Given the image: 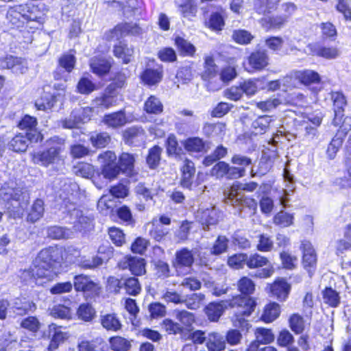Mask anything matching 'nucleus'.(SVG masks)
<instances>
[{"label":"nucleus","mask_w":351,"mask_h":351,"mask_svg":"<svg viewBox=\"0 0 351 351\" xmlns=\"http://www.w3.org/2000/svg\"><path fill=\"white\" fill-rule=\"evenodd\" d=\"M78 191L79 186L76 183L64 184L59 197L62 201L60 206L62 213L69 216V222L75 230L82 231L92 226L93 219L76 208Z\"/></svg>","instance_id":"f257e3e1"},{"label":"nucleus","mask_w":351,"mask_h":351,"mask_svg":"<svg viewBox=\"0 0 351 351\" xmlns=\"http://www.w3.org/2000/svg\"><path fill=\"white\" fill-rule=\"evenodd\" d=\"M61 250L50 246L42 250L34 261L32 275L38 278L51 280L56 276V265L61 260Z\"/></svg>","instance_id":"f03ea898"},{"label":"nucleus","mask_w":351,"mask_h":351,"mask_svg":"<svg viewBox=\"0 0 351 351\" xmlns=\"http://www.w3.org/2000/svg\"><path fill=\"white\" fill-rule=\"evenodd\" d=\"M254 304V299L249 297L237 295L228 300L221 301L219 303H210L206 308V314L209 320L217 322L228 307H242L239 313L249 314Z\"/></svg>","instance_id":"7ed1b4c3"},{"label":"nucleus","mask_w":351,"mask_h":351,"mask_svg":"<svg viewBox=\"0 0 351 351\" xmlns=\"http://www.w3.org/2000/svg\"><path fill=\"white\" fill-rule=\"evenodd\" d=\"M351 130V117H345L343 121L339 126V129L335 136L328 145L326 153L329 158L333 159L339 148L341 147L343 140L348 132Z\"/></svg>","instance_id":"20e7f679"},{"label":"nucleus","mask_w":351,"mask_h":351,"mask_svg":"<svg viewBox=\"0 0 351 351\" xmlns=\"http://www.w3.org/2000/svg\"><path fill=\"white\" fill-rule=\"evenodd\" d=\"M239 189V185L235 184L231 186L227 202L234 207H238L239 210H242L245 207L248 208L254 213L257 208L256 202L252 198L245 197L243 195L238 193L237 190Z\"/></svg>","instance_id":"39448f33"},{"label":"nucleus","mask_w":351,"mask_h":351,"mask_svg":"<svg viewBox=\"0 0 351 351\" xmlns=\"http://www.w3.org/2000/svg\"><path fill=\"white\" fill-rule=\"evenodd\" d=\"M57 141L58 143L51 146L49 149L41 153L34 154L33 160L35 163H40L43 165H48L53 163L59 156L60 153L62 150L63 143L58 138L51 139V142Z\"/></svg>","instance_id":"423d86ee"},{"label":"nucleus","mask_w":351,"mask_h":351,"mask_svg":"<svg viewBox=\"0 0 351 351\" xmlns=\"http://www.w3.org/2000/svg\"><path fill=\"white\" fill-rule=\"evenodd\" d=\"M141 33L142 29L136 23H121L106 32L105 36L107 40H119L126 35H139Z\"/></svg>","instance_id":"0eeeda50"},{"label":"nucleus","mask_w":351,"mask_h":351,"mask_svg":"<svg viewBox=\"0 0 351 351\" xmlns=\"http://www.w3.org/2000/svg\"><path fill=\"white\" fill-rule=\"evenodd\" d=\"M245 70L250 73L261 71L269 64V56L263 50H257L250 53L247 58Z\"/></svg>","instance_id":"6e6552de"},{"label":"nucleus","mask_w":351,"mask_h":351,"mask_svg":"<svg viewBox=\"0 0 351 351\" xmlns=\"http://www.w3.org/2000/svg\"><path fill=\"white\" fill-rule=\"evenodd\" d=\"M22 191L21 189H14L3 186L0 189V196L7 202V208L10 211H17L21 208V197Z\"/></svg>","instance_id":"1a4fd4ad"},{"label":"nucleus","mask_w":351,"mask_h":351,"mask_svg":"<svg viewBox=\"0 0 351 351\" xmlns=\"http://www.w3.org/2000/svg\"><path fill=\"white\" fill-rule=\"evenodd\" d=\"M36 119L29 115L23 116V138L30 143H37L42 140V135L38 131L36 126Z\"/></svg>","instance_id":"9d476101"},{"label":"nucleus","mask_w":351,"mask_h":351,"mask_svg":"<svg viewBox=\"0 0 351 351\" xmlns=\"http://www.w3.org/2000/svg\"><path fill=\"white\" fill-rule=\"evenodd\" d=\"M331 99L333 101L335 117L332 121V124L335 126H340L343 119V112L344 107L346 106V99L345 96L339 92L332 93L331 95Z\"/></svg>","instance_id":"9b49d317"},{"label":"nucleus","mask_w":351,"mask_h":351,"mask_svg":"<svg viewBox=\"0 0 351 351\" xmlns=\"http://www.w3.org/2000/svg\"><path fill=\"white\" fill-rule=\"evenodd\" d=\"M40 324L36 317L23 318V342L33 341L37 338Z\"/></svg>","instance_id":"f8f14e48"},{"label":"nucleus","mask_w":351,"mask_h":351,"mask_svg":"<svg viewBox=\"0 0 351 351\" xmlns=\"http://www.w3.org/2000/svg\"><path fill=\"white\" fill-rule=\"evenodd\" d=\"M73 286L77 291H83L87 293H97L99 289L98 285L88 276L85 275L75 276Z\"/></svg>","instance_id":"ddd939ff"},{"label":"nucleus","mask_w":351,"mask_h":351,"mask_svg":"<svg viewBox=\"0 0 351 351\" xmlns=\"http://www.w3.org/2000/svg\"><path fill=\"white\" fill-rule=\"evenodd\" d=\"M119 266L122 269L128 268L135 276H140L145 273V263L143 258H125L119 263Z\"/></svg>","instance_id":"4468645a"},{"label":"nucleus","mask_w":351,"mask_h":351,"mask_svg":"<svg viewBox=\"0 0 351 351\" xmlns=\"http://www.w3.org/2000/svg\"><path fill=\"white\" fill-rule=\"evenodd\" d=\"M193 263L194 254L188 248L184 247L176 252L173 265L178 271L183 267H191Z\"/></svg>","instance_id":"2eb2a0df"},{"label":"nucleus","mask_w":351,"mask_h":351,"mask_svg":"<svg viewBox=\"0 0 351 351\" xmlns=\"http://www.w3.org/2000/svg\"><path fill=\"white\" fill-rule=\"evenodd\" d=\"M308 48L311 53L326 59H335L339 56L340 51L335 47H324L317 43L309 44Z\"/></svg>","instance_id":"dca6fc26"},{"label":"nucleus","mask_w":351,"mask_h":351,"mask_svg":"<svg viewBox=\"0 0 351 351\" xmlns=\"http://www.w3.org/2000/svg\"><path fill=\"white\" fill-rule=\"evenodd\" d=\"M221 213L215 207L206 209H201L197 212V217L203 226L207 227L210 225H215L218 223Z\"/></svg>","instance_id":"f3484780"},{"label":"nucleus","mask_w":351,"mask_h":351,"mask_svg":"<svg viewBox=\"0 0 351 351\" xmlns=\"http://www.w3.org/2000/svg\"><path fill=\"white\" fill-rule=\"evenodd\" d=\"M301 250L303 252L302 263L306 269L313 268L317 263V255L311 243L309 241L302 242Z\"/></svg>","instance_id":"a211bd4d"},{"label":"nucleus","mask_w":351,"mask_h":351,"mask_svg":"<svg viewBox=\"0 0 351 351\" xmlns=\"http://www.w3.org/2000/svg\"><path fill=\"white\" fill-rule=\"evenodd\" d=\"M117 97L113 92L107 88L104 93L97 97L93 101V105L95 108L108 109L117 104Z\"/></svg>","instance_id":"6ab92c4d"},{"label":"nucleus","mask_w":351,"mask_h":351,"mask_svg":"<svg viewBox=\"0 0 351 351\" xmlns=\"http://www.w3.org/2000/svg\"><path fill=\"white\" fill-rule=\"evenodd\" d=\"M226 342L223 336L218 332H210L206 337V347L208 351H223Z\"/></svg>","instance_id":"aec40b11"},{"label":"nucleus","mask_w":351,"mask_h":351,"mask_svg":"<svg viewBox=\"0 0 351 351\" xmlns=\"http://www.w3.org/2000/svg\"><path fill=\"white\" fill-rule=\"evenodd\" d=\"M290 285L284 279H278L270 285V291L273 295L276 296L279 300H285L287 298Z\"/></svg>","instance_id":"412c9836"},{"label":"nucleus","mask_w":351,"mask_h":351,"mask_svg":"<svg viewBox=\"0 0 351 351\" xmlns=\"http://www.w3.org/2000/svg\"><path fill=\"white\" fill-rule=\"evenodd\" d=\"M294 76L304 85L317 84L321 80L319 73L310 69L297 71L294 73Z\"/></svg>","instance_id":"4be33fe9"},{"label":"nucleus","mask_w":351,"mask_h":351,"mask_svg":"<svg viewBox=\"0 0 351 351\" xmlns=\"http://www.w3.org/2000/svg\"><path fill=\"white\" fill-rule=\"evenodd\" d=\"M163 76V70L161 66L156 69H147L141 75L143 82L149 85L152 86L159 83Z\"/></svg>","instance_id":"5701e85b"},{"label":"nucleus","mask_w":351,"mask_h":351,"mask_svg":"<svg viewBox=\"0 0 351 351\" xmlns=\"http://www.w3.org/2000/svg\"><path fill=\"white\" fill-rule=\"evenodd\" d=\"M182 172L181 184L183 187L189 188L193 183V178L195 173L194 163L189 159L184 160Z\"/></svg>","instance_id":"b1692460"},{"label":"nucleus","mask_w":351,"mask_h":351,"mask_svg":"<svg viewBox=\"0 0 351 351\" xmlns=\"http://www.w3.org/2000/svg\"><path fill=\"white\" fill-rule=\"evenodd\" d=\"M89 64L93 73L99 76L108 73L110 69V62L101 57L92 58Z\"/></svg>","instance_id":"393cba45"},{"label":"nucleus","mask_w":351,"mask_h":351,"mask_svg":"<svg viewBox=\"0 0 351 351\" xmlns=\"http://www.w3.org/2000/svg\"><path fill=\"white\" fill-rule=\"evenodd\" d=\"M100 322L106 330L117 332L121 328V323L117 315L108 313L100 316Z\"/></svg>","instance_id":"a878e982"},{"label":"nucleus","mask_w":351,"mask_h":351,"mask_svg":"<svg viewBox=\"0 0 351 351\" xmlns=\"http://www.w3.org/2000/svg\"><path fill=\"white\" fill-rule=\"evenodd\" d=\"M173 316L183 326V331L189 330L195 321L194 314L186 310L176 309L173 311Z\"/></svg>","instance_id":"bb28decb"},{"label":"nucleus","mask_w":351,"mask_h":351,"mask_svg":"<svg viewBox=\"0 0 351 351\" xmlns=\"http://www.w3.org/2000/svg\"><path fill=\"white\" fill-rule=\"evenodd\" d=\"M103 122L108 127L117 128L125 124L126 117L125 113L121 110L105 115Z\"/></svg>","instance_id":"cd10ccee"},{"label":"nucleus","mask_w":351,"mask_h":351,"mask_svg":"<svg viewBox=\"0 0 351 351\" xmlns=\"http://www.w3.org/2000/svg\"><path fill=\"white\" fill-rule=\"evenodd\" d=\"M135 158L133 154L123 152L119 157V166L126 175H132L134 171Z\"/></svg>","instance_id":"c85d7f7f"},{"label":"nucleus","mask_w":351,"mask_h":351,"mask_svg":"<svg viewBox=\"0 0 351 351\" xmlns=\"http://www.w3.org/2000/svg\"><path fill=\"white\" fill-rule=\"evenodd\" d=\"M61 94H51L45 93L40 98V101H36L35 106L39 110H47L51 109L56 101L61 97Z\"/></svg>","instance_id":"c756f323"},{"label":"nucleus","mask_w":351,"mask_h":351,"mask_svg":"<svg viewBox=\"0 0 351 351\" xmlns=\"http://www.w3.org/2000/svg\"><path fill=\"white\" fill-rule=\"evenodd\" d=\"M113 52L114 55L121 59L124 64H128L133 56L134 49L120 43L118 45L114 46Z\"/></svg>","instance_id":"7c9ffc66"},{"label":"nucleus","mask_w":351,"mask_h":351,"mask_svg":"<svg viewBox=\"0 0 351 351\" xmlns=\"http://www.w3.org/2000/svg\"><path fill=\"white\" fill-rule=\"evenodd\" d=\"M175 44L180 54L183 56H193L196 51L195 46L182 37H176Z\"/></svg>","instance_id":"2f4dec72"},{"label":"nucleus","mask_w":351,"mask_h":351,"mask_svg":"<svg viewBox=\"0 0 351 351\" xmlns=\"http://www.w3.org/2000/svg\"><path fill=\"white\" fill-rule=\"evenodd\" d=\"M280 0H256L254 9L261 14L271 12L277 8Z\"/></svg>","instance_id":"473e14b6"},{"label":"nucleus","mask_w":351,"mask_h":351,"mask_svg":"<svg viewBox=\"0 0 351 351\" xmlns=\"http://www.w3.org/2000/svg\"><path fill=\"white\" fill-rule=\"evenodd\" d=\"M49 331L50 332H53L49 346V349L51 350L56 349L59 344L63 343L68 338L67 334L61 331L60 328L57 327L55 324L49 326Z\"/></svg>","instance_id":"72a5a7b5"},{"label":"nucleus","mask_w":351,"mask_h":351,"mask_svg":"<svg viewBox=\"0 0 351 351\" xmlns=\"http://www.w3.org/2000/svg\"><path fill=\"white\" fill-rule=\"evenodd\" d=\"M218 73V67L215 63L214 58L210 56L204 58V70L202 77L204 80H209L215 77Z\"/></svg>","instance_id":"f704fd0d"},{"label":"nucleus","mask_w":351,"mask_h":351,"mask_svg":"<svg viewBox=\"0 0 351 351\" xmlns=\"http://www.w3.org/2000/svg\"><path fill=\"white\" fill-rule=\"evenodd\" d=\"M123 288L128 295L136 296L141 291V286L138 280L135 277L123 278Z\"/></svg>","instance_id":"c9c22d12"},{"label":"nucleus","mask_w":351,"mask_h":351,"mask_svg":"<svg viewBox=\"0 0 351 351\" xmlns=\"http://www.w3.org/2000/svg\"><path fill=\"white\" fill-rule=\"evenodd\" d=\"M185 149L189 152H202L205 151V142L199 137H191L183 142Z\"/></svg>","instance_id":"e433bc0d"},{"label":"nucleus","mask_w":351,"mask_h":351,"mask_svg":"<svg viewBox=\"0 0 351 351\" xmlns=\"http://www.w3.org/2000/svg\"><path fill=\"white\" fill-rule=\"evenodd\" d=\"M224 15L225 12L222 9L212 13L208 22V27L215 31L221 30L225 24Z\"/></svg>","instance_id":"4c0bfd02"},{"label":"nucleus","mask_w":351,"mask_h":351,"mask_svg":"<svg viewBox=\"0 0 351 351\" xmlns=\"http://www.w3.org/2000/svg\"><path fill=\"white\" fill-rule=\"evenodd\" d=\"M256 306V302L254 300V304L252 308V310L250 311V313L249 314L242 313H239V310H241L242 307H234V308H236L237 311L235 312V315L232 319L233 325L234 327L239 328L241 329H247L250 324L244 318V316H249L251 315L252 311H254V308Z\"/></svg>","instance_id":"58836bf2"},{"label":"nucleus","mask_w":351,"mask_h":351,"mask_svg":"<svg viewBox=\"0 0 351 351\" xmlns=\"http://www.w3.org/2000/svg\"><path fill=\"white\" fill-rule=\"evenodd\" d=\"M280 312V306L278 304L270 303L265 306L261 319L267 323L272 322L279 316Z\"/></svg>","instance_id":"ea45409f"},{"label":"nucleus","mask_w":351,"mask_h":351,"mask_svg":"<svg viewBox=\"0 0 351 351\" xmlns=\"http://www.w3.org/2000/svg\"><path fill=\"white\" fill-rule=\"evenodd\" d=\"M110 348L113 351H128L131 347L130 342L120 336L110 337L109 339Z\"/></svg>","instance_id":"a19ab883"},{"label":"nucleus","mask_w":351,"mask_h":351,"mask_svg":"<svg viewBox=\"0 0 351 351\" xmlns=\"http://www.w3.org/2000/svg\"><path fill=\"white\" fill-rule=\"evenodd\" d=\"M204 300L205 295L203 293H193L184 299L182 303H184L189 309L197 310L201 307Z\"/></svg>","instance_id":"79ce46f5"},{"label":"nucleus","mask_w":351,"mask_h":351,"mask_svg":"<svg viewBox=\"0 0 351 351\" xmlns=\"http://www.w3.org/2000/svg\"><path fill=\"white\" fill-rule=\"evenodd\" d=\"M272 119L269 116H261L252 122V127L256 134L265 133Z\"/></svg>","instance_id":"37998d69"},{"label":"nucleus","mask_w":351,"mask_h":351,"mask_svg":"<svg viewBox=\"0 0 351 351\" xmlns=\"http://www.w3.org/2000/svg\"><path fill=\"white\" fill-rule=\"evenodd\" d=\"M44 202L41 199H36L31 207L27 219L32 222L38 220L44 213Z\"/></svg>","instance_id":"c03bdc74"},{"label":"nucleus","mask_w":351,"mask_h":351,"mask_svg":"<svg viewBox=\"0 0 351 351\" xmlns=\"http://www.w3.org/2000/svg\"><path fill=\"white\" fill-rule=\"evenodd\" d=\"M294 216L293 214L281 210L275 215L273 221L276 226L286 228L291 226L293 223Z\"/></svg>","instance_id":"a18cd8bd"},{"label":"nucleus","mask_w":351,"mask_h":351,"mask_svg":"<svg viewBox=\"0 0 351 351\" xmlns=\"http://www.w3.org/2000/svg\"><path fill=\"white\" fill-rule=\"evenodd\" d=\"M269 263L268 259L257 253L250 255L246 254V265L250 269L261 267L267 265Z\"/></svg>","instance_id":"49530a36"},{"label":"nucleus","mask_w":351,"mask_h":351,"mask_svg":"<svg viewBox=\"0 0 351 351\" xmlns=\"http://www.w3.org/2000/svg\"><path fill=\"white\" fill-rule=\"evenodd\" d=\"M144 109L147 113L160 114L162 112L163 106L158 98L150 96L145 102Z\"/></svg>","instance_id":"de8ad7c7"},{"label":"nucleus","mask_w":351,"mask_h":351,"mask_svg":"<svg viewBox=\"0 0 351 351\" xmlns=\"http://www.w3.org/2000/svg\"><path fill=\"white\" fill-rule=\"evenodd\" d=\"M123 138L127 143L133 144L144 138L143 130L136 128L127 129L123 133Z\"/></svg>","instance_id":"09e8293b"},{"label":"nucleus","mask_w":351,"mask_h":351,"mask_svg":"<svg viewBox=\"0 0 351 351\" xmlns=\"http://www.w3.org/2000/svg\"><path fill=\"white\" fill-rule=\"evenodd\" d=\"M94 108H77L73 110V117L76 118L80 123L88 121L93 114Z\"/></svg>","instance_id":"8fccbe9b"},{"label":"nucleus","mask_w":351,"mask_h":351,"mask_svg":"<svg viewBox=\"0 0 351 351\" xmlns=\"http://www.w3.org/2000/svg\"><path fill=\"white\" fill-rule=\"evenodd\" d=\"M47 235L53 239H69L71 237L72 232L62 227L51 226L47 229Z\"/></svg>","instance_id":"3c124183"},{"label":"nucleus","mask_w":351,"mask_h":351,"mask_svg":"<svg viewBox=\"0 0 351 351\" xmlns=\"http://www.w3.org/2000/svg\"><path fill=\"white\" fill-rule=\"evenodd\" d=\"M180 11L184 17L189 19L194 17L197 11L196 0H186L180 5Z\"/></svg>","instance_id":"603ef678"},{"label":"nucleus","mask_w":351,"mask_h":351,"mask_svg":"<svg viewBox=\"0 0 351 351\" xmlns=\"http://www.w3.org/2000/svg\"><path fill=\"white\" fill-rule=\"evenodd\" d=\"M255 337L261 344L270 343L274 340V335L271 330L265 328H257L254 332Z\"/></svg>","instance_id":"864d4df0"},{"label":"nucleus","mask_w":351,"mask_h":351,"mask_svg":"<svg viewBox=\"0 0 351 351\" xmlns=\"http://www.w3.org/2000/svg\"><path fill=\"white\" fill-rule=\"evenodd\" d=\"M226 125L222 123H206L203 128L204 132L208 136H221L224 134Z\"/></svg>","instance_id":"5fc2aeb1"},{"label":"nucleus","mask_w":351,"mask_h":351,"mask_svg":"<svg viewBox=\"0 0 351 351\" xmlns=\"http://www.w3.org/2000/svg\"><path fill=\"white\" fill-rule=\"evenodd\" d=\"M232 38L238 44L248 45L251 43L254 36L247 30L237 29L232 32Z\"/></svg>","instance_id":"6e6d98bb"},{"label":"nucleus","mask_w":351,"mask_h":351,"mask_svg":"<svg viewBox=\"0 0 351 351\" xmlns=\"http://www.w3.org/2000/svg\"><path fill=\"white\" fill-rule=\"evenodd\" d=\"M74 172L77 176L85 178H90L95 173L94 167L86 162H81L74 167Z\"/></svg>","instance_id":"4d7b16f0"},{"label":"nucleus","mask_w":351,"mask_h":351,"mask_svg":"<svg viewBox=\"0 0 351 351\" xmlns=\"http://www.w3.org/2000/svg\"><path fill=\"white\" fill-rule=\"evenodd\" d=\"M50 315L55 318L69 319L71 317V309L62 304L53 306L50 309Z\"/></svg>","instance_id":"13d9d810"},{"label":"nucleus","mask_w":351,"mask_h":351,"mask_svg":"<svg viewBox=\"0 0 351 351\" xmlns=\"http://www.w3.org/2000/svg\"><path fill=\"white\" fill-rule=\"evenodd\" d=\"M324 302L330 306L336 307L340 302L339 293L331 288H326L323 291Z\"/></svg>","instance_id":"bf43d9fd"},{"label":"nucleus","mask_w":351,"mask_h":351,"mask_svg":"<svg viewBox=\"0 0 351 351\" xmlns=\"http://www.w3.org/2000/svg\"><path fill=\"white\" fill-rule=\"evenodd\" d=\"M77 315L81 319L89 322L90 321L95 315V311L88 304H81L77 310Z\"/></svg>","instance_id":"052dcab7"},{"label":"nucleus","mask_w":351,"mask_h":351,"mask_svg":"<svg viewBox=\"0 0 351 351\" xmlns=\"http://www.w3.org/2000/svg\"><path fill=\"white\" fill-rule=\"evenodd\" d=\"M161 152L162 149L158 146H154L149 150L147 158V162L149 167L154 169L158 165Z\"/></svg>","instance_id":"680f3d73"},{"label":"nucleus","mask_w":351,"mask_h":351,"mask_svg":"<svg viewBox=\"0 0 351 351\" xmlns=\"http://www.w3.org/2000/svg\"><path fill=\"white\" fill-rule=\"evenodd\" d=\"M238 288L243 294L250 295L255 290V284L250 278L243 277L238 282Z\"/></svg>","instance_id":"e2e57ef3"},{"label":"nucleus","mask_w":351,"mask_h":351,"mask_svg":"<svg viewBox=\"0 0 351 351\" xmlns=\"http://www.w3.org/2000/svg\"><path fill=\"white\" fill-rule=\"evenodd\" d=\"M291 329L296 334L302 333L304 330V321L302 316L293 314L289 318Z\"/></svg>","instance_id":"0e129e2a"},{"label":"nucleus","mask_w":351,"mask_h":351,"mask_svg":"<svg viewBox=\"0 0 351 351\" xmlns=\"http://www.w3.org/2000/svg\"><path fill=\"white\" fill-rule=\"evenodd\" d=\"M166 145L167 151L169 155L178 156L182 153V149L178 145V143L174 135L169 136L166 141Z\"/></svg>","instance_id":"69168bd1"},{"label":"nucleus","mask_w":351,"mask_h":351,"mask_svg":"<svg viewBox=\"0 0 351 351\" xmlns=\"http://www.w3.org/2000/svg\"><path fill=\"white\" fill-rule=\"evenodd\" d=\"M22 6L16 5L11 8L7 13V19L13 25L19 26L22 18Z\"/></svg>","instance_id":"338daca9"},{"label":"nucleus","mask_w":351,"mask_h":351,"mask_svg":"<svg viewBox=\"0 0 351 351\" xmlns=\"http://www.w3.org/2000/svg\"><path fill=\"white\" fill-rule=\"evenodd\" d=\"M162 327L169 334L177 335L184 332L183 326H181V324L178 322H174L170 319L163 320Z\"/></svg>","instance_id":"774afa93"}]
</instances>
